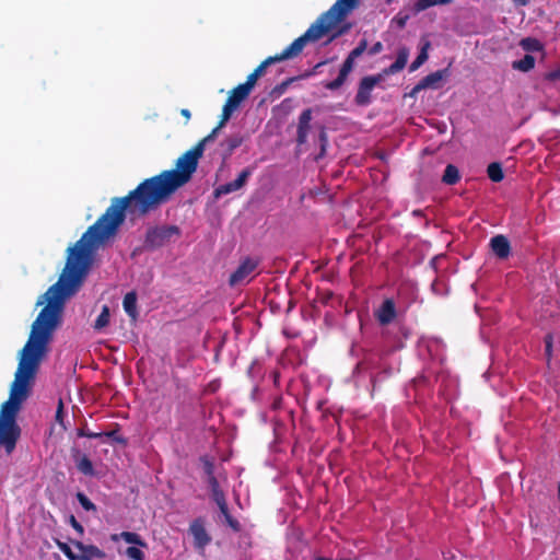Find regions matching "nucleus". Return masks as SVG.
<instances>
[{
    "label": "nucleus",
    "instance_id": "nucleus-1",
    "mask_svg": "<svg viewBox=\"0 0 560 560\" xmlns=\"http://www.w3.org/2000/svg\"><path fill=\"white\" fill-rule=\"evenodd\" d=\"M66 266L56 283L38 299L36 305L45 306L32 324L28 340L20 353L19 365L10 388V397L0 410V445L10 454L20 438L21 429L16 416L21 405L30 395L32 381L48 351L54 331L61 323L65 303L82 285L92 257L81 245L68 249Z\"/></svg>",
    "mask_w": 560,
    "mask_h": 560
},
{
    "label": "nucleus",
    "instance_id": "nucleus-2",
    "mask_svg": "<svg viewBox=\"0 0 560 560\" xmlns=\"http://www.w3.org/2000/svg\"><path fill=\"white\" fill-rule=\"evenodd\" d=\"M66 266L56 283L38 299L36 305L45 306L32 324L28 340L20 353L19 365L10 388V397L0 410V445L10 454L20 438L21 429L16 416L21 405L30 395L32 381L48 351L54 331L61 323L65 303L82 285L92 257L81 245L68 249Z\"/></svg>",
    "mask_w": 560,
    "mask_h": 560
},
{
    "label": "nucleus",
    "instance_id": "nucleus-3",
    "mask_svg": "<svg viewBox=\"0 0 560 560\" xmlns=\"http://www.w3.org/2000/svg\"><path fill=\"white\" fill-rule=\"evenodd\" d=\"M220 129L217 126L194 148L180 155L176 161L175 170L163 171L155 176L145 178L128 195L114 197L110 206L73 246L81 245L92 257L93 249L117 233L118 228L126 219L127 212L143 217L166 202L178 188L191 179L206 144L215 139Z\"/></svg>",
    "mask_w": 560,
    "mask_h": 560
},
{
    "label": "nucleus",
    "instance_id": "nucleus-4",
    "mask_svg": "<svg viewBox=\"0 0 560 560\" xmlns=\"http://www.w3.org/2000/svg\"><path fill=\"white\" fill-rule=\"evenodd\" d=\"M360 5V0H337L327 11L323 12L300 37L295 38L280 54L266 58L253 72L259 78L268 66L298 57L310 43L328 37L326 45L334 42L350 30L342 22Z\"/></svg>",
    "mask_w": 560,
    "mask_h": 560
},
{
    "label": "nucleus",
    "instance_id": "nucleus-5",
    "mask_svg": "<svg viewBox=\"0 0 560 560\" xmlns=\"http://www.w3.org/2000/svg\"><path fill=\"white\" fill-rule=\"evenodd\" d=\"M412 302V298L409 295H402L399 291L396 299H387V335L392 331V328L398 327L401 337L395 338L394 350H398L404 347L402 340L409 335L408 329L399 326L396 320H400Z\"/></svg>",
    "mask_w": 560,
    "mask_h": 560
},
{
    "label": "nucleus",
    "instance_id": "nucleus-6",
    "mask_svg": "<svg viewBox=\"0 0 560 560\" xmlns=\"http://www.w3.org/2000/svg\"><path fill=\"white\" fill-rule=\"evenodd\" d=\"M182 234L177 225H155L150 226L144 235L143 247L147 250H155L172 241L174 237H179Z\"/></svg>",
    "mask_w": 560,
    "mask_h": 560
},
{
    "label": "nucleus",
    "instance_id": "nucleus-7",
    "mask_svg": "<svg viewBox=\"0 0 560 560\" xmlns=\"http://www.w3.org/2000/svg\"><path fill=\"white\" fill-rule=\"evenodd\" d=\"M258 264H259V260L256 258L246 257L245 259H243L241 261V264L238 265V267L236 268V270L233 273H231L230 279H229V284L231 287H234V285L243 283L246 280V278L252 272L255 271Z\"/></svg>",
    "mask_w": 560,
    "mask_h": 560
},
{
    "label": "nucleus",
    "instance_id": "nucleus-8",
    "mask_svg": "<svg viewBox=\"0 0 560 560\" xmlns=\"http://www.w3.org/2000/svg\"><path fill=\"white\" fill-rule=\"evenodd\" d=\"M382 75H369L364 77L359 84V89L355 95V103L358 105H368L371 102V92L375 85L381 81Z\"/></svg>",
    "mask_w": 560,
    "mask_h": 560
},
{
    "label": "nucleus",
    "instance_id": "nucleus-9",
    "mask_svg": "<svg viewBox=\"0 0 560 560\" xmlns=\"http://www.w3.org/2000/svg\"><path fill=\"white\" fill-rule=\"evenodd\" d=\"M189 532L194 537V545L197 549L203 550L210 544L211 537L208 534L205 522L201 517L194 520L189 525Z\"/></svg>",
    "mask_w": 560,
    "mask_h": 560
},
{
    "label": "nucleus",
    "instance_id": "nucleus-10",
    "mask_svg": "<svg viewBox=\"0 0 560 560\" xmlns=\"http://www.w3.org/2000/svg\"><path fill=\"white\" fill-rule=\"evenodd\" d=\"M71 544L79 550L75 560H103L106 557V553L94 545H84L79 540H72Z\"/></svg>",
    "mask_w": 560,
    "mask_h": 560
},
{
    "label": "nucleus",
    "instance_id": "nucleus-11",
    "mask_svg": "<svg viewBox=\"0 0 560 560\" xmlns=\"http://www.w3.org/2000/svg\"><path fill=\"white\" fill-rule=\"evenodd\" d=\"M250 174H252V171L249 168H244L238 174L236 179L229 182L226 184L220 185L218 188H215L214 196L220 197L222 195H228V194H231V192H234V191L241 189L245 185V183H246L247 178L250 176Z\"/></svg>",
    "mask_w": 560,
    "mask_h": 560
},
{
    "label": "nucleus",
    "instance_id": "nucleus-12",
    "mask_svg": "<svg viewBox=\"0 0 560 560\" xmlns=\"http://www.w3.org/2000/svg\"><path fill=\"white\" fill-rule=\"evenodd\" d=\"M489 246L497 258L503 260L511 255V244L506 236L498 234L491 237Z\"/></svg>",
    "mask_w": 560,
    "mask_h": 560
},
{
    "label": "nucleus",
    "instance_id": "nucleus-13",
    "mask_svg": "<svg viewBox=\"0 0 560 560\" xmlns=\"http://www.w3.org/2000/svg\"><path fill=\"white\" fill-rule=\"evenodd\" d=\"M312 113L311 108H306L299 117L296 142L300 145L307 141L308 131L311 129Z\"/></svg>",
    "mask_w": 560,
    "mask_h": 560
},
{
    "label": "nucleus",
    "instance_id": "nucleus-14",
    "mask_svg": "<svg viewBox=\"0 0 560 560\" xmlns=\"http://www.w3.org/2000/svg\"><path fill=\"white\" fill-rule=\"evenodd\" d=\"M353 65L354 60L347 57L339 70L338 77L335 80L325 83V88L330 91H335L341 88L346 82L349 73L352 71Z\"/></svg>",
    "mask_w": 560,
    "mask_h": 560
},
{
    "label": "nucleus",
    "instance_id": "nucleus-15",
    "mask_svg": "<svg viewBox=\"0 0 560 560\" xmlns=\"http://www.w3.org/2000/svg\"><path fill=\"white\" fill-rule=\"evenodd\" d=\"M446 70H438L425 75L423 79L419 81V83L412 89L411 95L417 94L421 90L424 89H438L439 83L444 78Z\"/></svg>",
    "mask_w": 560,
    "mask_h": 560
},
{
    "label": "nucleus",
    "instance_id": "nucleus-16",
    "mask_svg": "<svg viewBox=\"0 0 560 560\" xmlns=\"http://www.w3.org/2000/svg\"><path fill=\"white\" fill-rule=\"evenodd\" d=\"M122 307L131 320L136 322L139 313L137 310V293L135 291H130L124 296Z\"/></svg>",
    "mask_w": 560,
    "mask_h": 560
},
{
    "label": "nucleus",
    "instance_id": "nucleus-17",
    "mask_svg": "<svg viewBox=\"0 0 560 560\" xmlns=\"http://www.w3.org/2000/svg\"><path fill=\"white\" fill-rule=\"evenodd\" d=\"M250 92L243 86L242 84H238L236 88H234L230 94L225 103L232 105L233 107L237 108L243 101H245Z\"/></svg>",
    "mask_w": 560,
    "mask_h": 560
},
{
    "label": "nucleus",
    "instance_id": "nucleus-18",
    "mask_svg": "<svg viewBox=\"0 0 560 560\" xmlns=\"http://www.w3.org/2000/svg\"><path fill=\"white\" fill-rule=\"evenodd\" d=\"M535 67V58L526 54L522 59L512 62V68L522 72H528Z\"/></svg>",
    "mask_w": 560,
    "mask_h": 560
},
{
    "label": "nucleus",
    "instance_id": "nucleus-19",
    "mask_svg": "<svg viewBox=\"0 0 560 560\" xmlns=\"http://www.w3.org/2000/svg\"><path fill=\"white\" fill-rule=\"evenodd\" d=\"M459 171L453 165L448 164L445 167L444 174L442 176V182L446 185H455L459 180Z\"/></svg>",
    "mask_w": 560,
    "mask_h": 560
},
{
    "label": "nucleus",
    "instance_id": "nucleus-20",
    "mask_svg": "<svg viewBox=\"0 0 560 560\" xmlns=\"http://www.w3.org/2000/svg\"><path fill=\"white\" fill-rule=\"evenodd\" d=\"M488 177L494 182L500 183L504 178L502 165L499 162H492L487 167Z\"/></svg>",
    "mask_w": 560,
    "mask_h": 560
},
{
    "label": "nucleus",
    "instance_id": "nucleus-21",
    "mask_svg": "<svg viewBox=\"0 0 560 560\" xmlns=\"http://www.w3.org/2000/svg\"><path fill=\"white\" fill-rule=\"evenodd\" d=\"M110 313L109 307L107 305H103L101 314L97 316L94 322L93 328L97 331H101L109 324Z\"/></svg>",
    "mask_w": 560,
    "mask_h": 560
},
{
    "label": "nucleus",
    "instance_id": "nucleus-22",
    "mask_svg": "<svg viewBox=\"0 0 560 560\" xmlns=\"http://www.w3.org/2000/svg\"><path fill=\"white\" fill-rule=\"evenodd\" d=\"M407 60H408V51L405 49L400 50L395 62L392 63L389 66V68H387V74L396 73V72L400 71L401 69H404L407 63Z\"/></svg>",
    "mask_w": 560,
    "mask_h": 560
},
{
    "label": "nucleus",
    "instance_id": "nucleus-23",
    "mask_svg": "<svg viewBox=\"0 0 560 560\" xmlns=\"http://www.w3.org/2000/svg\"><path fill=\"white\" fill-rule=\"evenodd\" d=\"M77 468L80 472H82L85 476H94L95 474L93 463L86 455H82L77 460Z\"/></svg>",
    "mask_w": 560,
    "mask_h": 560
},
{
    "label": "nucleus",
    "instance_id": "nucleus-24",
    "mask_svg": "<svg viewBox=\"0 0 560 560\" xmlns=\"http://www.w3.org/2000/svg\"><path fill=\"white\" fill-rule=\"evenodd\" d=\"M520 46L528 52L541 51L544 49L542 44L533 37H525L520 42Z\"/></svg>",
    "mask_w": 560,
    "mask_h": 560
},
{
    "label": "nucleus",
    "instance_id": "nucleus-25",
    "mask_svg": "<svg viewBox=\"0 0 560 560\" xmlns=\"http://www.w3.org/2000/svg\"><path fill=\"white\" fill-rule=\"evenodd\" d=\"M453 0H418L415 3V10L417 12H422L431 7L451 4Z\"/></svg>",
    "mask_w": 560,
    "mask_h": 560
},
{
    "label": "nucleus",
    "instance_id": "nucleus-26",
    "mask_svg": "<svg viewBox=\"0 0 560 560\" xmlns=\"http://www.w3.org/2000/svg\"><path fill=\"white\" fill-rule=\"evenodd\" d=\"M119 537L124 539L128 544H133L136 546L145 547L147 544L142 540L139 534L132 532H121Z\"/></svg>",
    "mask_w": 560,
    "mask_h": 560
},
{
    "label": "nucleus",
    "instance_id": "nucleus-27",
    "mask_svg": "<svg viewBox=\"0 0 560 560\" xmlns=\"http://www.w3.org/2000/svg\"><path fill=\"white\" fill-rule=\"evenodd\" d=\"M430 46L429 43H427L421 51L419 52V55L416 57V59L411 62L410 67H409V71L410 72H413L416 71L419 67H421L428 59V52H427V49L428 47Z\"/></svg>",
    "mask_w": 560,
    "mask_h": 560
},
{
    "label": "nucleus",
    "instance_id": "nucleus-28",
    "mask_svg": "<svg viewBox=\"0 0 560 560\" xmlns=\"http://www.w3.org/2000/svg\"><path fill=\"white\" fill-rule=\"evenodd\" d=\"M200 462L202 464L203 471L208 477L214 476V463L213 459L207 455L200 457Z\"/></svg>",
    "mask_w": 560,
    "mask_h": 560
},
{
    "label": "nucleus",
    "instance_id": "nucleus-29",
    "mask_svg": "<svg viewBox=\"0 0 560 560\" xmlns=\"http://www.w3.org/2000/svg\"><path fill=\"white\" fill-rule=\"evenodd\" d=\"M235 109L236 108L233 107L232 105L224 103L223 108H222L221 119L218 124V128H222L226 124V121L231 118V116Z\"/></svg>",
    "mask_w": 560,
    "mask_h": 560
},
{
    "label": "nucleus",
    "instance_id": "nucleus-30",
    "mask_svg": "<svg viewBox=\"0 0 560 560\" xmlns=\"http://www.w3.org/2000/svg\"><path fill=\"white\" fill-rule=\"evenodd\" d=\"M104 434H105V438L112 439L114 442H116L118 444L127 445V443H128L127 439L119 434V425L118 424H116L115 430H112L109 432H104Z\"/></svg>",
    "mask_w": 560,
    "mask_h": 560
},
{
    "label": "nucleus",
    "instance_id": "nucleus-31",
    "mask_svg": "<svg viewBox=\"0 0 560 560\" xmlns=\"http://www.w3.org/2000/svg\"><path fill=\"white\" fill-rule=\"evenodd\" d=\"M77 499L85 511H96L95 504L83 492H78Z\"/></svg>",
    "mask_w": 560,
    "mask_h": 560
},
{
    "label": "nucleus",
    "instance_id": "nucleus-32",
    "mask_svg": "<svg viewBox=\"0 0 560 560\" xmlns=\"http://www.w3.org/2000/svg\"><path fill=\"white\" fill-rule=\"evenodd\" d=\"M366 50H368V40L361 39L360 43L358 44V46L350 51L348 57L355 60L358 57H360Z\"/></svg>",
    "mask_w": 560,
    "mask_h": 560
},
{
    "label": "nucleus",
    "instance_id": "nucleus-33",
    "mask_svg": "<svg viewBox=\"0 0 560 560\" xmlns=\"http://www.w3.org/2000/svg\"><path fill=\"white\" fill-rule=\"evenodd\" d=\"M243 142V139L240 136H232L225 140L226 151L231 154L236 148H238Z\"/></svg>",
    "mask_w": 560,
    "mask_h": 560
},
{
    "label": "nucleus",
    "instance_id": "nucleus-34",
    "mask_svg": "<svg viewBox=\"0 0 560 560\" xmlns=\"http://www.w3.org/2000/svg\"><path fill=\"white\" fill-rule=\"evenodd\" d=\"M126 556L132 560H145L143 551L136 546L128 547Z\"/></svg>",
    "mask_w": 560,
    "mask_h": 560
},
{
    "label": "nucleus",
    "instance_id": "nucleus-35",
    "mask_svg": "<svg viewBox=\"0 0 560 560\" xmlns=\"http://www.w3.org/2000/svg\"><path fill=\"white\" fill-rule=\"evenodd\" d=\"M56 545L69 560H75L77 553L72 551L71 547L68 544L62 542L60 540H56Z\"/></svg>",
    "mask_w": 560,
    "mask_h": 560
},
{
    "label": "nucleus",
    "instance_id": "nucleus-36",
    "mask_svg": "<svg viewBox=\"0 0 560 560\" xmlns=\"http://www.w3.org/2000/svg\"><path fill=\"white\" fill-rule=\"evenodd\" d=\"M409 19V15L408 14H401L399 13L397 16H395L393 20H392V26H396L397 28H402L405 27L407 21Z\"/></svg>",
    "mask_w": 560,
    "mask_h": 560
},
{
    "label": "nucleus",
    "instance_id": "nucleus-37",
    "mask_svg": "<svg viewBox=\"0 0 560 560\" xmlns=\"http://www.w3.org/2000/svg\"><path fill=\"white\" fill-rule=\"evenodd\" d=\"M63 417H65L63 401H62V399H59L55 419L63 429H66L65 423H63Z\"/></svg>",
    "mask_w": 560,
    "mask_h": 560
},
{
    "label": "nucleus",
    "instance_id": "nucleus-38",
    "mask_svg": "<svg viewBox=\"0 0 560 560\" xmlns=\"http://www.w3.org/2000/svg\"><path fill=\"white\" fill-rule=\"evenodd\" d=\"M375 317L382 326L385 325V300L378 305L377 310L375 311Z\"/></svg>",
    "mask_w": 560,
    "mask_h": 560
},
{
    "label": "nucleus",
    "instance_id": "nucleus-39",
    "mask_svg": "<svg viewBox=\"0 0 560 560\" xmlns=\"http://www.w3.org/2000/svg\"><path fill=\"white\" fill-rule=\"evenodd\" d=\"M258 79L259 77L257 74L255 75V72H252L247 77L246 81L242 83V85L245 86L249 92H252Z\"/></svg>",
    "mask_w": 560,
    "mask_h": 560
},
{
    "label": "nucleus",
    "instance_id": "nucleus-40",
    "mask_svg": "<svg viewBox=\"0 0 560 560\" xmlns=\"http://www.w3.org/2000/svg\"><path fill=\"white\" fill-rule=\"evenodd\" d=\"M293 81H294V78H289V79L284 80L283 82H281L277 86H275L273 93H277L279 95L282 94Z\"/></svg>",
    "mask_w": 560,
    "mask_h": 560
},
{
    "label": "nucleus",
    "instance_id": "nucleus-41",
    "mask_svg": "<svg viewBox=\"0 0 560 560\" xmlns=\"http://www.w3.org/2000/svg\"><path fill=\"white\" fill-rule=\"evenodd\" d=\"M211 497H212L213 501H214L217 504H219V503H223L224 501H226V499H225V494H224V492H223V490H222V489H220V490H215V491H212V492H211Z\"/></svg>",
    "mask_w": 560,
    "mask_h": 560
},
{
    "label": "nucleus",
    "instance_id": "nucleus-42",
    "mask_svg": "<svg viewBox=\"0 0 560 560\" xmlns=\"http://www.w3.org/2000/svg\"><path fill=\"white\" fill-rule=\"evenodd\" d=\"M225 522L234 532L237 533L241 530L240 522L236 518H234L233 516H229L228 520H225Z\"/></svg>",
    "mask_w": 560,
    "mask_h": 560
},
{
    "label": "nucleus",
    "instance_id": "nucleus-43",
    "mask_svg": "<svg viewBox=\"0 0 560 560\" xmlns=\"http://www.w3.org/2000/svg\"><path fill=\"white\" fill-rule=\"evenodd\" d=\"M552 341H553L552 336L550 334L546 335V337H545V350H546L547 357L551 355Z\"/></svg>",
    "mask_w": 560,
    "mask_h": 560
},
{
    "label": "nucleus",
    "instance_id": "nucleus-44",
    "mask_svg": "<svg viewBox=\"0 0 560 560\" xmlns=\"http://www.w3.org/2000/svg\"><path fill=\"white\" fill-rule=\"evenodd\" d=\"M70 524L79 533L80 536L84 534L83 526L77 521V518L73 515L70 516Z\"/></svg>",
    "mask_w": 560,
    "mask_h": 560
},
{
    "label": "nucleus",
    "instance_id": "nucleus-45",
    "mask_svg": "<svg viewBox=\"0 0 560 560\" xmlns=\"http://www.w3.org/2000/svg\"><path fill=\"white\" fill-rule=\"evenodd\" d=\"M93 431H91L86 425H83L82 428H79L77 430V435L79 438H92Z\"/></svg>",
    "mask_w": 560,
    "mask_h": 560
},
{
    "label": "nucleus",
    "instance_id": "nucleus-46",
    "mask_svg": "<svg viewBox=\"0 0 560 560\" xmlns=\"http://www.w3.org/2000/svg\"><path fill=\"white\" fill-rule=\"evenodd\" d=\"M207 480H208L211 492L221 489L215 476L208 477Z\"/></svg>",
    "mask_w": 560,
    "mask_h": 560
},
{
    "label": "nucleus",
    "instance_id": "nucleus-47",
    "mask_svg": "<svg viewBox=\"0 0 560 560\" xmlns=\"http://www.w3.org/2000/svg\"><path fill=\"white\" fill-rule=\"evenodd\" d=\"M383 50V44L381 42H376L370 49H368V54L373 56L380 54Z\"/></svg>",
    "mask_w": 560,
    "mask_h": 560
},
{
    "label": "nucleus",
    "instance_id": "nucleus-48",
    "mask_svg": "<svg viewBox=\"0 0 560 560\" xmlns=\"http://www.w3.org/2000/svg\"><path fill=\"white\" fill-rule=\"evenodd\" d=\"M546 80L548 81H557L560 80V68L553 71H550L546 74Z\"/></svg>",
    "mask_w": 560,
    "mask_h": 560
},
{
    "label": "nucleus",
    "instance_id": "nucleus-49",
    "mask_svg": "<svg viewBox=\"0 0 560 560\" xmlns=\"http://www.w3.org/2000/svg\"><path fill=\"white\" fill-rule=\"evenodd\" d=\"M221 514H228V511H229V506H228V502L224 501L223 503H219L217 504Z\"/></svg>",
    "mask_w": 560,
    "mask_h": 560
},
{
    "label": "nucleus",
    "instance_id": "nucleus-50",
    "mask_svg": "<svg viewBox=\"0 0 560 560\" xmlns=\"http://www.w3.org/2000/svg\"><path fill=\"white\" fill-rule=\"evenodd\" d=\"M514 2L515 5H518V7H525L527 5L530 0H512Z\"/></svg>",
    "mask_w": 560,
    "mask_h": 560
},
{
    "label": "nucleus",
    "instance_id": "nucleus-51",
    "mask_svg": "<svg viewBox=\"0 0 560 560\" xmlns=\"http://www.w3.org/2000/svg\"><path fill=\"white\" fill-rule=\"evenodd\" d=\"M180 114H182V116H184V117L186 118V120H187V121H188V120L190 119V117H191L190 110H189V109H187V108H183V109L180 110Z\"/></svg>",
    "mask_w": 560,
    "mask_h": 560
},
{
    "label": "nucleus",
    "instance_id": "nucleus-52",
    "mask_svg": "<svg viewBox=\"0 0 560 560\" xmlns=\"http://www.w3.org/2000/svg\"><path fill=\"white\" fill-rule=\"evenodd\" d=\"M105 438L104 432H93L91 439H103Z\"/></svg>",
    "mask_w": 560,
    "mask_h": 560
},
{
    "label": "nucleus",
    "instance_id": "nucleus-53",
    "mask_svg": "<svg viewBox=\"0 0 560 560\" xmlns=\"http://www.w3.org/2000/svg\"><path fill=\"white\" fill-rule=\"evenodd\" d=\"M323 65H325V61L318 62V63L314 67V69H313V71H312V73L316 72V70H317L318 68H320Z\"/></svg>",
    "mask_w": 560,
    "mask_h": 560
},
{
    "label": "nucleus",
    "instance_id": "nucleus-54",
    "mask_svg": "<svg viewBox=\"0 0 560 560\" xmlns=\"http://www.w3.org/2000/svg\"><path fill=\"white\" fill-rule=\"evenodd\" d=\"M316 560H332V559L326 558V557H317Z\"/></svg>",
    "mask_w": 560,
    "mask_h": 560
},
{
    "label": "nucleus",
    "instance_id": "nucleus-55",
    "mask_svg": "<svg viewBox=\"0 0 560 560\" xmlns=\"http://www.w3.org/2000/svg\"><path fill=\"white\" fill-rule=\"evenodd\" d=\"M224 516V520H228L229 516H232L230 511H228V514H222Z\"/></svg>",
    "mask_w": 560,
    "mask_h": 560
},
{
    "label": "nucleus",
    "instance_id": "nucleus-56",
    "mask_svg": "<svg viewBox=\"0 0 560 560\" xmlns=\"http://www.w3.org/2000/svg\"><path fill=\"white\" fill-rule=\"evenodd\" d=\"M378 156H380V159H382V160H383V159H385V153L380 152V153H378Z\"/></svg>",
    "mask_w": 560,
    "mask_h": 560
},
{
    "label": "nucleus",
    "instance_id": "nucleus-57",
    "mask_svg": "<svg viewBox=\"0 0 560 560\" xmlns=\"http://www.w3.org/2000/svg\"><path fill=\"white\" fill-rule=\"evenodd\" d=\"M117 538H118V535H113V536H112V539H113V540H117Z\"/></svg>",
    "mask_w": 560,
    "mask_h": 560
},
{
    "label": "nucleus",
    "instance_id": "nucleus-58",
    "mask_svg": "<svg viewBox=\"0 0 560 560\" xmlns=\"http://www.w3.org/2000/svg\"><path fill=\"white\" fill-rule=\"evenodd\" d=\"M392 0H387V3H389Z\"/></svg>",
    "mask_w": 560,
    "mask_h": 560
}]
</instances>
